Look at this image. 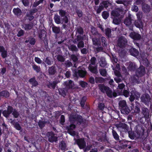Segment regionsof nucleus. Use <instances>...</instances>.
Segmentation results:
<instances>
[{"label": "nucleus", "mask_w": 152, "mask_h": 152, "mask_svg": "<svg viewBox=\"0 0 152 152\" xmlns=\"http://www.w3.org/2000/svg\"><path fill=\"white\" fill-rule=\"evenodd\" d=\"M96 59L95 57H92L90 60V63L89 64H91L95 65H96Z\"/></svg>", "instance_id": "4d7b16f0"}, {"label": "nucleus", "mask_w": 152, "mask_h": 152, "mask_svg": "<svg viewBox=\"0 0 152 152\" xmlns=\"http://www.w3.org/2000/svg\"><path fill=\"white\" fill-rule=\"evenodd\" d=\"M38 11V10L37 8L32 7V9L29 11V13H30V14L33 15L34 13L37 12Z\"/></svg>", "instance_id": "13d9d810"}, {"label": "nucleus", "mask_w": 152, "mask_h": 152, "mask_svg": "<svg viewBox=\"0 0 152 152\" xmlns=\"http://www.w3.org/2000/svg\"><path fill=\"white\" fill-rule=\"evenodd\" d=\"M33 69L37 73H39L40 71V68L39 66H38L35 64L32 65Z\"/></svg>", "instance_id": "8fccbe9b"}, {"label": "nucleus", "mask_w": 152, "mask_h": 152, "mask_svg": "<svg viewBox=\"0 0 152 152\" xmlns=\"http://www.w3.org/2000/svg\"><path fill=\"white\" fill-rule=\"evenodd\" d=\"M13 64L15 70L16 68H17L18 66H20V63L17 58H15V62Z\"/></svg>", "instance_id": "37998d69"}, {"label": "nucleus", "mask_w": 152, "mask_h": 152, "mask_svg": "<svg viewBox=\"0 0 152 152\" xmlns=\"http://www.w3.org/2000/svg\"><path fill=\"white\" fill-rule=\"evenodd\" d=\"M87 72L86 71L83 70L82 69L76 70L75 71V75L77 76L78 75L80 77H83L86 75Z\"/></svg>", "instance_id": "2eb2a0df"}, {"label": "nucleus", "mask_w": 152, "mask_h": 152, "mask_svg": "<svg viewBox=\"0 0 152 152\" xmlns=\"http://www.w3.org/2000/svg\"><path fill=\"white\" fill-rule=\"evenodd\" d=\"M95 80L96 83H102L105 81L104 79L102 77H96Z\"/></svg>", "instance_id": "ea45409f"}, {"label": "nucleus", "mask_w": 152, "mask_h": 152, "mask_svg": "<svg viewBox=\"0 0 152 152\" xmlns=\"http://www.w3.org/2000/svg\"><path fill=\"white\" fill-rule=\"evenodd\" d=\"M14 109L10 105H8L7 107V110H4L2 112L3 116L6 118H8L10 114L12 113Z\"/></svg>", "instance_id": "423d86ee"}, {"label": "nucleus", "mask_w": 152, "mask_h": 152, "mask_svg": "<svg viewBox=\"0 0 152 152\" xmlns=\"http://www.w3.org/2000/svg\"><path fill=\"white\" fill-rule=\"evenodd\" d=\"M71 58L74 62H77L78 60L77 56L75 54H72L71 55Z\"/></svg>", "instance_id": "bf43d9fd"}, {"label": "nucleus", "mask_w": 152, "mask_h": 152, "mask_svg": "<svg viewBox=\"0 0 152 152\" xmlns=\"http://www.w3.org/2000/svg\"><path fill=\"white\" fill-rule=\"evenodd\" d=\"M87 100V97L86 96H83L80 101V106L82 109H85V105Z\"/></svg>", "instance_id": "c85d7f7f"}, {"label": "nucleus", "mask_w": 152, "mask_h": 152, "mask_svg": "<svg viewBox=\"0 0 152 152\" xmlns=\"http://www.w3.org/2000/svg\"><path fill=\"white\" fill-rule=\"evenodd\" d=\"M59 16L61 17H64L66 15V10H64L62 9L59 10Z\"/></svg>", "instance_id": "a18cd8bd"}, {"label": "nucleus", "mask_w": 152, "mask_h": 152, "mask_svg": "<svg viewBox=\"0 0 152 152\" xmlns=\"http://www.w3.org/2000/svg\"><path fill=\"white\" fill-rule=\"evenodd\" d=\"M104 8V7L102 5H99V7L97 9L96 11V13L97 14H99L103 10Z\"/></svg>", "instance_id": "774afa93"}, {"label": "nucleus", "mask_w": 152, "mask_h": 152, "mask_svg": "<svg viewBox=\"0 0 152 152\" xmlns=\"http://www.w3.org/2000/svg\"><path fill=\"white\" fill-rule=\"evenodd\" d=\"M76 142L80 149L85 148L86 146V142L83 138L77 139Z\"/></svg>", "instance_id": "1a4fd4ad"}, {"label": "nucleus", "mask_w": 152, "mask_h": 152, "mask_svg": "<svg viewBox=\"0 0 152 152\" xmlns=\"http://www.w3.org/2000/svg\"><path fill=\"white\" fill-rule=\"evenodd\" d=\"M15 128L18 130H20L21 129V127L20 126V124L18 122H16L13 124Z\"/></svg>", "instance_id": "0e129e2a"}, {"label": "nucleus", "mask_w": 152, "mask_h": 152, "mask_svg": "<svg viewBox=\"0 0 152 152\" xmlns=\"http://www.w3.org/2000/svg\"><path fill=\"white\" fill-rule=\"evenodd\" d=\"M142 113L146 118H148L149 116V111L148 109L145 107H142L141 108Z\"/></svg>", "instance_id": "6ab92c4d"}, {"label": "nucleus", "mask_w": 152, "mask_h": 152, "mask_svg": "<svg viewBox=\"0 0 152 152\" xmlns=\"http://www.w3.org/2000/svg\"><path fill=\"white\" fill-rule=\"evenodd\" d=\"M134 24L136 26L139 28H142L143 27V23L140 20L135 21Z\"/></svg>", "instance_id": "4c0bfd02"}, {"label": "nucleus", "mask_w": 152, "mask_h": 152, "mask_svg": "<svg viewBox=\"0 0 152 152\" xmlns=\"http://www.w3.org/2000/svg\"><path fill=\"white\" fill-rule=\"evenodd\" d=\"M99 88L101 91L103 93H106L107 96L110 98L113 96L115 97L117 94L115 92H113L112 90L108 86H106L104 84H100L98 85Z\"/></svg>", "instance_id": "f257e3e1"}, {"label": "nucleus", "mask_w": 152, "mask_h": 152, "mask_svg": "<svg viewBox=\"0 0 152 152\" xmlns=\"http://www.w3.org/2000/svg\"><path fill=\"white\" fill-rule=\"evenodd\" d=\"M12 114L13 115V117L15 118H18L20 115L19 112L15 109H14Z\"/></svg>", "instance_id": "de8ad7c7"}, {"label": "nucleus", "mask_w": 152, "mask_h": 152, "mask_svg": "<svg viewBox=\"0 0 152 152\" xmlns=\"http://www.w3.org/2000/svg\"><path fill=\"white\" fill-rule=\"evenodd\" d=\"M47 33L44 29H42L39 33V37L40 40H42L45 43V46L48 45V40L46 38Z\"/></svg>", "instance_id": "20e7f679"}, {"label": "nucleus", "mask_w": 152, "mask_h": 152, "mask_svg": "<svg viewBox=\"0 0 152 152\" xmlns=\"http://www.w3.org/2000/svg\"><path fill=\"white\" fill-rule=\"evenodd\" d=\"M75 128V125L73 124H72L69 126H67L66 128L67 130H73Z\"/></svg>", "instance_id": "338daca9"}, {"label": "nucleus", "mask_w": 152, "mask_h": 152, "mask_svg": "<svg viewBox=\"0 0 152 152\" xmlns=\"http://www.w3.org/2000/svg\"><path fill=\"white\" fill-rule=\"evenodd\" d=\"M45 62L48 65H51L53 62V60L51 58L47 57L45 60Z\"/></svg>", "instance_id": "e433bc0d"}, {"label": "nucleus", "mask_w": 152, "mask_h": 152, "mask_svg": "<svg viewBox=\"0 0 152 152\" xmlns=\"http://www.w3.org/2000/svg\"><path fill=\"white\" fill-rule=\"evenodd\" d=\"M140 99L142 102L147 104L150 101L151 98L149 94H144L142 95Z\"/></svg>", "instance_id": "9d476101"}, {"label": "nucleus", "mask_w": 152, "mask_h": 152, "mask_svg": "<svg viewBox=\"0 0 152 152\" xmlns=\"http://www.w3.org/2000/svg\"><path fill=\"white\" fill-rule=\"evenodd\" d=\"M139 77V76L137 75H134L132 77V80L133 82L137 83V84H139L140 82L139 81H138Z\"/></svg>", "instance_id": "49530a36"}, {"label": "nucleus", "mask_w": 152, "mask_h": 152, "mask_svg": "<svg viewBox=\"0 0 152 152\" xmlns=\"http://www.w3.org/2000/svg\"><path fill=\"white\" fill-rule=\"evenodd\" d=\"M47 123V121H42L41 120H39L38 122V125L40 129H42L44 128Z\"/></svg>", "instance_id": "f704fd0d"}, {"label": "nucleus", "mask_w": 152, "mask_h": 152, "mask_svg": "<svg viewBox=\"0 0 152 152\" xmlns=\"http://www.w3.org/2000/svg\"><path fill=\"white\" fill-rule=\"evenodd\" d=\"M29 43L31 45H34L36 42L35 39L30 36L29 37Z\"/></svg>", "instance_id": "6e6d98bb"}, {"label": "nucleus", "mask_w": 152, "mask_h": 152, "mask_svg": "<svg viewBox=\"0 0 152 152\" xmlns=\"http://www.w3.org/2000/svg\"><path fill=\"white\" fill-rule=\"evenodd\" d=\"M119 106L121 109V112L122 113L124 114V100L119 101Z\"/></svg>", "instance_id": "5fc2aeb1"}, {"label": "nucleus", "mask_w": 152, "mask_h": 152, "mask_svg": "<svg viewBox=\"0 0 152 152\" xmlns=\"http://www.w3.org/2000/svg\"><path fill=\"white\" fill-rule=\"evenodd\" d=\"M102 15L104 19H106L109 16V13L107 11H104L102 13Z\"/></svg>", "instance_id": "3c124183"}, {"label": "nucleus", "mask_w": 152, "mask_h": 152, "mask_svg": "<svg viewBox=\"0 0 152 152\" xmlns=\"http://www.w3.org/2000/svg\"><path fill=\"white\" fill-rule=\"evenodd\" d=\"M52 30L53 32L56 34H59L61 31L60 27H59L56 26L54 25H53L52 27Z\"/></svg>", "instance_id": "7c9ffc66"}, {"label": "nucleus", "mask_w": 152, "mask_h": 152, "mask_svg": "<svg viewBox=\"0 0 152 152\" xmlns=\"http://www.w3.org/2000/svg\"><path fill=\"white\" fill-rule=\"evenodd\" d=\"M121 17H115L113 18V22L114 24L118 25L121 23Z\"/></svg>", "instance_id": "58836bf2"}, {"label": "nucleus", "mask_w": 152, "mask_h": 152, "mask_svg": "<svg viewBox=\"0 0 152 152\" xmlns=\"http://www.w3.org/2000/svg\"><path fill=\"white\" fill-rule=\"evenodd\" d=\"M59 83V81L57 80L52 82H49L47 85L48 88L54 89L56 85Z\"/></svg>", "instance_id": "a211bd4d"}, {"label": "nucleus", "mask_w": 152, "mask_h": 152, "mask_svg": "<svg viewBox=\"0 0 152 152\" xmlns=\"http://www.w3.org/2000/svg\"><path fill=\"white\" fill-rule=\"evenodd\" d=\"M0 95L7 98L9 96L10 93L7 90H3L0 92Z\"/></svg>", "instance_id": "c9c22d12"}, {"label": "nucleus", "mask_w": 152, "mask_h": 152, "mask_svg": "<svg viewBox=\"0 0 152 152\" xmlns=\"http://www.w3.org/2000/svg\"><path fill=\"white\" fill-rule=\"evenodd\" d=\"M125 43H124V45ZM126 46H125V47ZM124 48L125 46H124ZM125 52H127L128 51L130 53V54L134 56H136L138 55L139 52L136 49L134 48H125V50H124Z\"/></svg>", "instance_id": "6e6552de"}, {"label": "nucleus", "mask_w": 152, "mask_h": 152, "mask_svg": "<svg viewBox=\"0 0 152 152\" xmlns=\"http://www.w3.org/2000/svg\"><path fill=\"white\" fill-rule=\"evenodd\" d=\"M56 134L52 131L49 132L48 133V140L51 142H56L58 141V137L55 136Z\"/></svg>", "instance_id": "0eeeda50"}, {"label": "nucleus", "mask_w": 152, "mask_h": 152, "mask_svg": "<svg viewBox=\"0 0 152 152\" xmlns=\"http://www.w3.org/2000/svg\"><path fill=\"white\" fill-rule=\"evenodd\" d=\"M34 26V23L32 22H30L28 23H25L23 26L24 29L26 31L32 29Z\"/></svg>", "instance_id": "aec40b11"}, {"label": "nucleus", "mask_w": 152, "mask_h": 152, "mask_svg": "<svg viewBox=\"0 0 152 152\" xmlns=\"http://www.w3.org/2000/svg\"><path fill=\"white\" fill-rule=\"evenodd\" d=\"M124 23L126 26H130L131 24V20L130 18L126 19L124 21Z\"/></svg>", "instance_id": "e2e57ef3"}, {"label": "nucleus", "mask_w": 152, "mask_h": 152, "mask_svg": "<svg viewBox=\"0 0 152 152\" xmlns=\"http://www.w3.org/2000/svg\"><path fill=\"white\" fill-rule=\"evenodd\" d=\"M59 94L65 97L66 95V93L67 92L68 90L66 88H59L58 89Z\"/></svg>", "instance_id": "393cba45"}, {"label": "nucleus", "mask_w": 152, "mask_h": 152, "mask_svg": "<svg viewBox=\"0 0 152 152\" xmlns=\"http://www.w3.org/2000/svg\"><path fill=\"white\" fill-rule=\"evenodd\" d=\"M13 12L14 15L17 17H20L22 14L21 10L18 7L14 8L13 10Z\"/></svg>", "instance_id": "5701e85b"}, {"label": "nucleus", "mask_w": 152, "mask_h": 152, "mask_svg": "<svg viewBox=\"0 0 152 152\" xmlns=\"http://www.w3.org/2000/svg\"><path fill=\"white\" fill-rule=\"evenodd\" d=\"M99 66L102 67H105L107 65V63L105 59L103 57H101L99 58Z\"/></svg>", "instance_id": "4be33fe9"}, {"label": "nucleus", "mask_w": 152, "mask_h": 152, "mask_svg": "<svg viewBox=\"0 0 152 152\" xmlns=\"http://www.w3.org/2000/svg\"><path fill=\"white\" fill-rule=\"evenodd\" d=\"M129 36L131 38L135 40H139L141 38L140 35L138 33L135 32H131Z\"/></svg>", "instance_id": "b1692460"}, {"label": "nucleus", "mask_w": 152, "mask_h": 152, "mask_svg": "<svg viewBox=\"0 0 152 152\" xmlns=\"http://www.w3.org/2000/svg\"><path fill=\"white\" fill-rule=\"evenodd\" d=\"M28 82L31 85V88L36 87L38 85V82L36 80L35 77L30 78L28 80Z\"/></svg>", "instance_id": "dca6fc26"}, {"label": "nucleus", "mask_w": 152, "mask_h": 152, "mask_svg": "<svg viewBox=\"0 0 152 152\" xmlns=\"http://www.w3.org/2000/svg\"><path fill=\"white\" fill-rule=\"evenodd\" d=\"M93 65L91 64H89L88 69L92 73L96 74L98 73L97 66V65Z\"/></svg>", "instance_id": "4468645a"}, {"label": "nucleus", "mask_w": 152, "mask_h": 152, "mask_svg": "<svg viewBox=\"0 0 152 152\" xmlns=\"http://www.w3.org/2000/svg\"><path fill=\"white\" fill-rule=\"evenodd\" d=\"M64 84L65 86V88L68 90L69 89H72L74 85L73 81L71 80L65 81L64 82Z\"/></svg>", "instance_id": "f8f14e48"}, {"label": "nucleus", "mask_w": 152, "mask_h": 152, "mask_svg": "<svg viewBox=\"0 0 152 152\" xmlns=\"http://www.w3.org/2000/svg\"><path fill=\"white\" fill-rule=\"evenodd\" d=\"M76 34H77L80 35H83L84 33L83 29L80 26H78L76 28Z\"/></svg>", "instance_id": "473e14b6"}, {"label": "nucleus", "mask_w": 152, "mask_h": 152, "mask_svg": "<svg viewBox=\"0 0 152 152\" xmlns=\"http://www.w3.org/2000/svg\"><path fill=\"white\" fill-rule=\"evenodd\" d=\"M112 133L114 138L116 141L119 140V136L115 130H112Z\"/></svg>", "instance_id": "79ce46f5"}, {"label": "nucleus", "mask_w": 152, "mask_h": 152, "mask_svg": "<svg viewBox=\"0 0 152 152\" xmlns=\"http://www.w3.org/2000/svg\"><path fill=\"white\" fill-rule=\"evenodd\" d=\"M105 33L106 36L108 38H110L111 36V30L110 28H107L105 30Z\"/></svg>", "instance_id": "c03bdc74"}, {"label": "nucleus", "mask_w": 152, "mask_h": 152, "mask_svg": "<svg viewBox=\"0 0 152 152\" xmlns=\"http://www.w3.org/2000/svg\"><path fill=\"white\" fill-rule=\"evenodd\" d=\"M0 52H1V56L3 58H4L7 57V51L3 46H0Z\"/></svg>", "instance_id": "f3484780"}, {"label": "nucleus", "mask_w": 152, "mask_h": 152, "mask_svg": "<svg viewBox=\"0 0 152 152\" xmlns=\"http://www.w3.org/2000/svg\"><path fill=\"white\" fill-rule=\"evenodd\" d=\"M69 119L70 121L72 123L76 121L77 122V124L78 125H80L84 122L83 117L80 115H77L76 116H70Z\"/></svg>", "instance_id": "7ed1b4c3"}, {"label": "nucleus", "mask_w": 152, "mask_h": 152, "mask_svg": "<svg viewBox=\"0 0 152 152\" xmlns=\"http://www.w3.org/2000/svg\"><path fill=\"white\" fill-rule=\"evenodd\" d=\"M117 45L119 48L118 50V53L121 57H124V37L121 36L118 39Z\"/></svg>", "instance_id": "f03ea898"}, {"label": "nucleus", "mask_w": 152, "mask_h": 152, "mask_svg": "<svg viewBox=\"0 0 152 152\" xmlns=\"http://www.w3.org/2000/svg\"><path fill=\"white\" fill-rule=\"evenodd\" d=\"M48 73L50 75H53L56 72V69L54 66H52L49 67Z\"/></svg>", "instance_id": "bb28decb"}, {"label": "nucleus", "mask_w": 152, "mask_h": 152, "mask_svg": "<svg viewBox=\"0 0 152 152\" xmlns=\"http://www.w3.org/2000/svg\"><path fill=\"white\" fill-rule=\"evenodd\" d=\"M69 50L72 52H77L78 49L76 46L74 44L71 45L69 48Z\"/></svg>", "instance_id": "a19ab883"}, {"label": "nucleus", "mask_w": 152, "mask_h": 152, "mask_svg": "<svg viewBox=\"0 0 152 152\" xmlns=\"http://www.w3.org/2000/svg\"><path fill=\"white\" fill-rule=\"evenodd\" d=\"M123 9H118L117 10L118 11L116 10H113L111 12V15L113 16L114 18L119 17L120 15V12L121 11H123Z\"/></svg>", "instance_id": "412c9836"}, {"label": "nucleus", "mask_w": 152, "mask_h": 152, "mask_svg": "<svg viewBox=\"0 0 152 152\" xmlns=\"http://www.w3.org/2000/svg\"><path fill=\"white\" fill-rule=\"evenodd\" d=\"M82 35L79 34L76 36V38L74 39L73 41L74 44H77V42L80 41H83V38Z\"/></svg>", "instance_id": "2f4dec72"}, {"label": "nucleus", "mask_w": 152, "mask_h": 152, "mask_svg": "<svg viewBox=\"0 0 152 152\" xmlns=\"http://www.w3.org/2000/svg\"><path fill=\"white\" fill-rule=\"evenodd\" d=\"M99 73L100 75L104 77L105 76L107 75V71L106 69H99Z\"/></svg>", "instance_id": "864d4df0"}, {"label": "nucleus", "mask_w": 152, "mask_h": 152, "mask_svg": "<svg viewBox=\"0 0 152 152\" xmlns=\"http://www.w3.org/2000/svg\"><path fill=\"white\" fill-rule=\"evenodd\" d=\"M59 147L62 151H65L66 148V144L65 142L62 140L59 144Z\"/></svg>", "instance_id": "72a5a7b5"}, {"label": "nucleus", "mask_w": 152, "mask_h": 152, "mask_svg": "<svg viewBox=\"0 0 152 152\" xmlns=\"http://www.w3.org/2000/svg\"><path fill=\"white\" fill-rule=\"evenodd\" d=\"M142 63L146 67H148L150 64V63L147 58H145L142 60Z\"/></svg>", "instance_id": "052dcab7"}, {"label": "nucleus", "mask_w": 152, "mask_h": 152, "mask_svg": "<svg viewBox=\"0 0 152 152\" xmlns=\"http://www.w3.org/2000/svg\"><path fill=\"white\" fill-rule=\"evenodd\" d=\"M145 73V67L143 66H140L136 71V74L140 77L144 76Z\"/></svg>", "instance_id": "9b49d317"}, {"label": "nucleus", "mask_w": 152, "mask_h": 152, "mask_svg": "<svg viewBox=\"0 0 152 152\" xmlns=\"http://www.w3.org/2000/svg\"><path fill=\"white\" fill-rule=\"evenodd\" d=\"M142 10L145 13H149L151 10V8L149 6L146 4H144L142 7Z\"/></svg>", "instance_id": "cd10ccee"}, {"label": "nucleus", "mask_w": 152, "mask_h": 152, "mask_svg": "<svg viewBox=\"0 0 152 152\" xmlns=\"http://www.w3.org/2000/svg\"><path fill=\"white\" fill-rule=\"evenodd\" d=\"M92 41L93 44L95 46H101V42L100 38H98L97 37L92 38Z\"/></svg>", "instance_id": "a878e982"}, {"label": "nucleus", "mask_w": 152, "mask_h": 152, "mask_svg": "<svg viewBox=\"0 0 152 152\" xmlns=\"http://www.w3.org/2000/svg\"><path fill=\"white\" fill-rule=\"evenodd\" d=\"M140 96V94L135 91L132 90L131 92L129 99L131 102L134 101V99L138 100Z\"/></svg>", "instance_id": "39448f33"}, {"label": "nucleus", "mask_w": 152, "mask_h": 152, "mask_svg": "<svg viewBox=\"0 0 152 152\" xmlns=\"http://www.w3.org/2000/svg\"><path fill=\"white\" fill-rule=\"evenodd\" d=\"M76 12L79 18L81 17L83 15V13L82 11L78 8L75 9Z\"/></svg>", "instance_id": "603ef678"}, {"label": "nucleus", "mask_w": 152, "mask_h": 152, "mask_svg": "<svg viewBox=\"0 0 152 152\" xmlns=\"http://www.w3.org/2000/svg\"><path fill=\"white\" fill-rule=\"evenodd\" d=\"M70 26V23L69 22V23H64L63 24L62 26V27L65 30H67L69 28Z\"/></svg>", "instance_id": "69168bd1"}, {"label": "nucleus", "mask_w": 152, "mask_h": 152, "mask_svg": "<svg viewBox=\"0 0 152 152\" xmlns=\"http://www.w3.org/2000/svg\"><path fill=\"white\" fill-rule=\"evenodd\" d=\"M53 19L55 23L57 24H59L61 23V17L57 14L54 15Z\"/></svg>", "instance_id": "c756f323"}, {"label": "nucleus", "mask_w": 152, "mask_h": 152, "mask_svg": "<svg viewBox=\"0 0 152 152\" xmlns=\"http://www.w3.org/2000/svg\"><path fill=\"white\" fill-rule=\"evenodd\" d=\"M77 46L78 48H83L84 47V42L83 41L81 40L78 42Z\"/></svg>", "instance_id": "680f3d73"}, {"label": "nucleus", "mask_w": 152, "mask_h": 152, "mask_svg": "<svg viewBox=\"0 0 152 152\" xmlns=\"http://www.w3.org/2000/svg\"><path fill=\"white\" fill-rule=\"evenodd\" d=\"M126 65L128 69L131 71H134L137 67L135 63L131 61L126 63Z\"/></svg>", "instance_id": "ddd939ff"}, {"label": "nucleus", "mask_w": 152, "mask_h": 152, "mask_svg": "<svg viewBox=\"0 0 152 152\" xmlns=\"http://www.w3.org/2000/svg\"><path fill=\"white\" fill-rule=\"evenodd\" d=\"M101 42L102 43V45L103 47H106L107 46V39L104 37H102Z\"/></svg>", "instance_id": "09e8293b"}]
</instances>
